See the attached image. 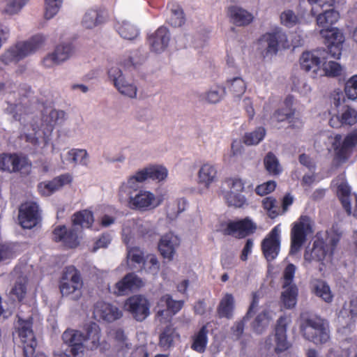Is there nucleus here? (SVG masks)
Segmentation results:
<instances>
[{"instance_id": "nucleus-55", "label": "nucleus", "mask_w": 357, "mask_h": 357, "mask_svg": "<svg viewBox=\"0 0 357 357\" xmlns=\"http://www.w3.org/2000/svg\"><path fill=\"white\" fill-rule=\"evenodd\" d=\"M229 91L234 96L240 97L246 90V84L241 77H234L230 80Z\"/></svg>"}, {"instance_id": "nucleus-7", "label": "nucleus", "mask_w": 357, "mask_h": 357, "mask_svg": "<svg viewBox=\"0 0 357 357\" xmlns=\"http://www.w3.org/2000/svg\"><path fill=\"white\" fill-rule=\"evenodd\" d=\"M321 137L328 139L335 154L342 161H345L349 158L351 150L357 145V128L349 133L343 141L341 135L339 134L333 135L324 132L321 135Z\"/></svg>"}, {"instance_id": "nucleus-21", "label": "nucleus", "mask_w": 357, "mask_h": 357, "mask_svg": "<svg viewBox=\"0 0 357 357\" xmlns=\"http://www.w3.org/2000/svg\"><path fill=\"white\" fill-rule=\"evenodd\" d=\"M260 42L267 46L266 56L276 54L279 47L287 49L290 46L286 34L280 30H276L272 33H267L263 35Z\"/></svg>"}, {"instance_id": "nucleus-58", "label": "nucleus", "mask_w": 357, "mask_h": 357, "mask_svg": "<svg viewBox=\"0 0 357 357\" xmlns=\"http://www.w3.org/2000/svg\"><path fill=\"white\" fill-rule=\"evenodd\" d=\"M344 92L349 99L351 100L357 99V75H353L347 81Z\"/></svg>"}, {"instance_id": "nucleus-51", "label": "nucleus", "mask_w": 357, "mask_h": 357, "mask_svg": "<svg viewBox=\"0 0 357 357\" xmlns=\"http://www.w3.org/2000/svg\"><path fill=\"white\" fill-rule=\"evenodd\" d=\"M225 88L222 85L211 87L204 96V99L208 103L215 104L219 102L225 95Z\"/></svg>"}, {"instance_id": "nucleus-52", "label": "nucleus", "mask_w": 357, "mask_h": 357, "mask_svg": "<svg viewBox=\"0 0 357 357\" xmlns=\"http://www.w3.org/2000/svg\"><path fill=\"white\" fill-rule=\"evenodd\" d=\"M271 312L264 310L259 314L252 324L253 330L257 333H262L269 325L272 316Z\"/></svg>"}, {"instance_id": "nucleus-12", "label": "nucleus", "mask_w": 357, "mask_h": 357, "mask_svg": "<svg viewBox=\"0 0 357 357\" xmlns=\"http://www.w3.org/2000/svg\"><path fill=\"white\" fill-rule=\"evenodd\" d=\"M151 303L143 295H135L128 298L124 303V309L130 313L137 321H142L150 314Z\"/></svg>"}, {"instance_id": "nucleus-23", "label": "nucleus", "mask_w": 357, "mask_h": 357, "mask_svg": "<svg viewBox=\"0 0 357 357\" xmlns=\"http://www.w3.org/2000/svg\"><path fill=\"white\" fill-rule=\"evenodd\" d=\"M144 285L143 281L135 273H128L122 280L116 283L109 291L118 296L128 294L130 291L139 289Z\"/></svg>"}, {"instance_id": "nucleus-14", "label": "nucleus", "mask_w": 357, "mask_h": 357, "mask_svg": "<svg viewBox=\"0 0 357 357\" xmlns=\"http://www.w3.org/2000/svg\"><path fill=\"white\" fill-rule=\"evenodd\" d=\"M108 76L113 82L114 86L123 96L130 98H135L137 94V87L131 81L127 80L118 66H112L108 70Z\"/></svg>"}, {"instance_id": "nucleus-6", "label": "nucleus", "mask_w": 357, "mask_h": 357, "mask_svg": "<svg viewBox=\"0 0 357 357\" xmlns=\"http://www.w3.org/2000/svg\"><path fill=\"white\" fill-rule=\"evenodd\" d=\"M300 328L305 339L316 344H324L330 339L328 325L320 318L312 317L303 320Z\"/></svg>"}, {"instance_id": "nucleus-59", "label": "nucleus", "mask_w": 357, "mask_h": 357, "mask_svg": "<svg viewBox=\"0 0 357 357\" xmlns=\"http://www.w3.org/2000/svg\"><path fill=\"white\" fill-rule=\"evenodd\" d=\"M28 0H6L4 12L8 15H15L21 10Z\"/></svg>"}, {"instance_id": "nucleus-35", "label": "nucleus", "mask_w": 357, "mask_h": 357, "mask_svg": "<svg viewBox=\"0 0 357 357\" xmlns=\"http://www.w3.org/2000/svg\"><path fill=\"white\" fill-rule=\"evenodd\" d=\"M61 159L63 165L65 164V161H66L74 165H80L86 166L89 161V155L85 149H72L67 152L64 159L62 155H61Z\"/></svg>"}, {"instance_id": "nucleus-31", "label": "nucleus", "mask_w": 357, "mask_h": 357, "mask_svg": "<svg viewBox=\"0 0 357 357\" xmlns=\"http://www.w3.org/2000/svg\"><path fill=\"white\" fill-rule=\"evenodd\" d=\"M145 181L144 177L141 169L136 172L133 175L130 176L126 181L123 182L119 187V195L132 196L133 191H136L139 188V183Z\"/></svg>"}, {"instance_id": "nucleus-42", "label": "nucleus", "mask_w": 357, "mask_h": 357, "mask_svg": "<svg viewBox=\"0 0 357 357\" xmlns=\"http://www.w3.org/2000/svg\"><path fill=\"white\" fill-rule=\"evenodd\" d=\"M221 195L229 206L241 208L246 204V198L241 192L222 190Z\"/></svg>"}, {"instance_id": "nucleus-44", "label": "nucleus", "mask_w": 357, "mask_h": 357, "mask_svg": "<svg viewBox=\"0 0 357 357\" xmlns=\"http://www.w3.org/2000/svg\"><path fill=\"white\" fill-rule=\"evenodd\" d=\"M342 71V68L339 63L334 61H323L319 76L335 77L340 75Z\"/></svg>"}, {"instance_id": "nucleus-20", "label": "nucleus", "mask_w": 357, "mask_h": 357, "mask_svg": "<svg viewBox=\"0 0 357 357\" xmlns=\"http://www.w3.org/2000/svg\"><path fill=\"white\" fill-rule=\"evenodd\" d=\"M326 53L324 50L303 53L300 58L301 68L306 72H312L314 75H319V71H321V64L326 59Z\"/></svg>"}, {"instance_id": "nucleus-61", "label": "nucleus", "mask_w": 357, "mask_h": 357, "mask_svg": "<svg viewBox=\"0 0 357 357\" xmlns=\"http://www.w3.org/2000/svg\"><path fill=\"white\" fill-rule=\"evenodd\" d=\"M169 22L172 26L175 27L181 26L184 24L185 17L183 11L179 6L171 9V16L169 19Z\"/></svg>"}, {"instance_id": "nucleus-8", "label": "nucleus", "mask_w": 357, "mask_h": 357, "mask_svg": "<svg viewBox=\"0 0 357 357\" xmlns=\"http://www.w3.org/2000/svg\"><path fill=\"white\" fill-rule=\"evenodd\" d=\"M313 233L312 222L307 215H301L294 222L291 230L290 254L295 255L302 248L307 240V236Z\"/></svg>"}, {"instance_id": "nucleus-43", "label": "nucleus", "mask_w": 357, "mask_h": 357, "mask_svg": "<svg viewBox=\"0 0 357 357\" xmlns=\"http://www.w3.org/2000/svg\"><path fill=\"white\" fill-rule=\"evenodd\" d=\"M292 103L293 98L291 97L287 98L284 101V107L274 113L273 121L282 122L291 118L294 114V111L291 107Z\"/></svg>"}, {"instance_id": "nucleus-26", "label": "nucleus", "mask_w": 357, "mask_h": 357, "mask_svg": "<svg viewBox=\"0 0 357 357\" xmlns=\"http://www.w3.org/2000/svg\"><path fill=\"white\" fill-rule=\"evenodd\" d=\"M170 34L169 30L164 26L159 27L149 37L151 50L157 54L163 52L169 45Z\"/></svg>"}, {"instance_id": "nucleus-24", "label": "nucleus", "mask_w": 357, "mask_h": 357, "mask_svg": "<svg viewBox=\"0 0 357 357\" xmlns=\"http://www.w3.org/2000/svg\"><path fill=\"white\" fill-rule=\"evenodd\" d=\"M93 314L96 319L108 322L114 321L123 316V312L119 308L103 301L98 302L95 305Z\"/></svg>"}, {"instance_id": "nucleus-46", "label": "nucleus", "mask_w": 357, "mask_h": 357, "mask_svg": "<svg viewBox=\"0 0 357 357\" xmlns=\"http://www.w3.org/2000/svg\"><path fill=\"white\" fill-rule=\"evenodd\" d=\"M281 299L284 306L290 309L295 307L297 301L298 289L296 285L283 288Z\"/></svg>"}, {"instance_id": "nucleus-17", "label": "nucleus", "mask_w": 357, "mask_h": 357, "mask_svg": "<svg viewBox=\"0 0 357 357\" xmlns=\"http://www.w3.org/2000/svg\"><path fill=\"white\" fill-rule=\"evenodd\" d=\"M149 232V227L147 222H144L142 220L130 219L123 223L122 238L128 245L134 242L135 238L144 237Z\"/></svg>"}, {"instance_id": "nucleus-1", "label": "nucleus", "mask_w": 357, "mask_h": 357, "mask_svg": "<svg viewBox=\"0 0 357 357\" xmlns=\"http://www.w3.org/2000/svg\"><path fill=\"white\" fill-rule=\"evenodd\" d=\"M31 93V88L27 85H23L17 91L10 93L7 98L8 106L5 112L23 126L21 138L37 147L40 130L44 135L46 145L54 126L64 121L66 114L63 111L56 110L51 107L38 105L40 109L43 108L41 122L39 125L34 114L35 107L28 99Z\"/></svg>"}, {"instance_id": "nucleus-30", "label": "nucleus", "mask_w": 357, "mask_h": 357, "mask_svg": "<svg viewBox=\"0 0 357 357\" xmlns=\"http://www.w3.org/2000/svg\"><path fill=\"white\" fill-rule=\"evenodd\" d=\"M218 178V170L213 164L206 162L203 164L197 172V183L206 188H209Z\"/></svg>"}, {"instance_id": "nucleus-5", "label": "nucleus", "mask_w": 357, "mask_h": 357, "mask_svg": "<svg viewBox=\"0 0 357 357\" xmlns=\"http://www.w3.org/2000/svg\"><path fill=\"white\" fill-rule=\"evenodd\" d=\"M83 285L81 273L75 266L64 268L59 281V289L63 296L79 300L82 296Z\"/></svg>"}, {"instance_id": "nucleus-4", "label": "nucleus", "mask_w": 357, "mask_h": 357, "mask_svg": "<svg viewBox=\"0 0 357 357\" xmlns=\"http://www.w3.org/2000/svg\"><path fill=\"white\" fill-rule=\"evenodd\" d=\"M45 42V37L41 34H37L27 40L17 43L1 54V61L6 65L16 63L39 50L44 45Z\"/></svg>"}, {"instance_id": "nucleus-49", "label": "nucleus", "mask_w": 357, "mask_h": 357, "mask_svg": "<svg viewBox=\"0 0 357 357\" xmlns=\"http://www.w3.org/2000/svg\"><path fill=\"white\" fill-rule=\"evenodd\" d=\"M187 206V201L184 198H178L170 202L167 206V214L171 219H174L183 212Z\"/></svg>"}, {"instance_id": "nucleus-39", "label": "nucleus", "mask_w": 357, "mask_h": 357, "mask_svg": "<svg viewBox=\"0 0 357 357\" xmlns=\"http://www.w3.org/2000/svg\"><path fill=\"white\" fill-rule=\"evenodd\" d=\"M72 222L73 226H80L82 228H89L94 222L93 213L89 210H82L75 213L73 218Z\"/></svg>"}, {"instance_id": "nucleus-48", "label": "nucleus", "mask_w": 357, "mask_h": 357, "mask_svg": "<svg viewBox=\"0 0 357 357\" xmlns=\"http://www.w3.org/2000/svg\"><path fill=\"white\" fill-rule=\"evenodd\" d=\"M102 22L100 13L94 9L88 10L82 19V24L86 29H93Z\"/></svg>"}, {"instance_id": "nucleus-22", "label": "nucleus", "mask_w": 357, "mask_h": 357, "mask_svg": "<svg viewBox=\"0 0 357 357\" xmlns=\"http://www.w3.org/2000/svg\"><path fill=\"white\" fill-rule=\"evenodd\" d=\"M180 238L173 232L163 234L158 242V250L160 255L169 261L173 260L176 250L180 246Z\"/></svg>"}, {"instance_id": "nucleus-56", "label": "nucleus", "mask_w": 357, "mask_h": 357, "mask_svg": "<svg viewBox=\"0 0 357 357\" xmlns=\"http://www.w3.org/2000/svg\"><path fill=\"white\" fill-rule=\"evenodd\" d=\"M61 63L68 60L73 54V48L70 44H62L56 47L54 51Z\"/></svg>"}, {"instance_id": "nucleus-11", "label": "nucleus", "mask_w": 357, "mask_h": 357, "mask_svg": "<svg viewBox=\"0 0 357 357\" xmlns=\"http://www.w3.org/2000/svg\"><path fill=\"white\" fill-rule=\"evenodd\" d=\"M18 335L23 347L24 357H31L35 353L37 342L32 329L33 319L29 317L26 319L18 316Z\"/></svg>"}, {"instance_id": "nucleus-3", "label": "nucleus", "mask_w": 357, "mask_h": 357, "mask_svg": "<svg viewBox=\"0 0 357 357\" xmlns=\"http://www.w3.org/2000/svg\"><path fill=\"white\" fill-rule=\"evenodd\" d=\"M340 237L341 233L334 228L326 231V242L317 237L312 247H307L305 250L303 266L307 269L314 268L323 271L325 262L331 259Z\"/></svg>"}, {"instance_id": "nucleus-9", "label": "nucleus", "mask_w": 357, "mask_h": 357, "mask_svg": "<svg viewBox=\"0 0 357 357\" xmlns=\"http://www.w3.org/2000/svg\"><path fill=\"white\" fill-rule=\"evenodd\" d=\"M31 162L29 158L19 153L0 154V170L8 173L20 172L28 175L31 171Z\"/></svg>"}, {"instance_id": "nucleus-50", "label": "nucleus", "mask_w": 357, "mask_h": 357, "mask_svg": "<svg viewBox=\"0 0 357 357\" xmlns=\"http://www.w3.org/2000/svg\"><path fill=\"white\" fill-rule=\"evenodd\" d=\"M127 262L131 268H135L137 265L144 264V252L138 247H128Z\"/></svg>"}, {"instance_id": "nucleus-15", "label": "nucleus", "mask_w": 357, "mask_h": 357, "mask_svg": "<svg viewBox=\"0 0 357 357\" xmlns=\"http://www.w3.org/2000/svg\"><path fill=\"white\" fill-rule=\"evenodd\" d=\"M184 301L172 299V296H162L157 303L156 317L160 323L169 321L172 317L178 312L183 307Z\"/></svg>"}, {"instance_id": "nucleus-57", "label": "nucleus", "mask_w": 357, "mask_h": 357, "mask_svg": "<svg viewBox=\"0 0 357 357\" xmlns=\"http://www.w3.org/2000/svg\"><path fill=\"white\" fill-rule=\"evenodd\" d=\"M63 0H45V17L51 19L59 12L61 7Z\"/></svg>"}, {"instance_id": "nucleus-25", "label": "nucleus", "mask_w": 357, "mask_h": 357, "mask_svg": "<svg viewBox=\"0 0 357 357\" xmlns=\"http://www.w3.org/2000/svg\"><path fill=\"white\" fill-rule=\"evenodd\" d=\"M53 239L66 247L73 248L79 244V238L75 229H68L66 226H58L53 231Z\"/></svg>"}, {"instance_id": "nucleus-34", "label": "nucleus", "mask_w": 357, "mask_h": 357, "mask_svg": "<svg viewBox=\"0 0 357 357\" xmlns=\"http://www.w3.org/2000/svg\"><path fill=\"white\" fill-rule=\"evenodd\" d=\"M312 293L326 303H330L333 300V295L329 285L322 280H314L311 283Z\"/></svg>"}, {"instance_id": "nucleus-32", "label": "nucleus", "mask_w": 357, "mask_h": 357, "mask_svg": "<svg viewBox=\"0 0 357 357\" xmlns=\"http://www.w3.org/2000/svg\"><path fill=\"white\" fill-rule=\"evenodd\" d=\"M231 21L237 26H245L253 20V16L246 10L238 6H231L228 9Z\"/></svg>"}, {"instance_id": "nucleus-16", "label": "nucleus", "mask_w": 357, "mask_h": 357, "mask_svg": "<svg viewBox=\"0 0 357 357\" xmlns=\"http://www.w3.org/2000/svg\"><path fill=\"white\" fill-rule=\"evenodd\" d=\"M321 36L324 38V43L328 47V53L333 58H340L342 44L344 41L343 33L337 27L322 29L320 31Z\"/></svg>"}, {"instance_id": "nucleus-40", "label": "nucleus", "mask_w": 357, "mask_h": 357, "mask_svg": "<svg viewBox=\"0 0 357 357\" xmlns=\"http://www.w3.org/2000/svg\"><path fill=\"white\" fill-rule=\"evenodd\" d=\"M337 195L342 204L349 215L351 214L350 197L351 196V188L346 181H342L337 185Z\"/></svg>"}, {"instance_id": "nucleus-41", "label": "nucleus", "mask_w": 357, "mask_h": 357, "mask_svg": "<svg viewBox=\"0 0 357 357\" xmlns=\"http://www.w3.org/2000/svg\"><path fill=\"white\" fill-rule=\"evenodd\" d=\"M179 338L176 329L171 326H167L160 335L159 345L164 349L170 348L176 339Z\"/></svg>"}, {"instance_id": "nucleus-62", "label": "nucleus", "mask_w": 357, "mask_h": 357, "mask_svg": "<svg viewBox=\"0 0 357 357\" xmlns=\"http://www.w3.org/2000/svg\"><path fill=\"white\" fill-rule=\"evenodd\" d=\"M280 21L285 26L293 27L298 23L299 20L292 10H287L281 13Z\"/></svg>"}, {"instance_id": "nucleus-33", "label": "nucleus", "mask_w": 357, "mask_h": 357, "mask_svg": "<svg viewBox=\"0 0 357 357\" xmlns=\"http://www.w3.org/2000/svg\"><path fill=\"white\" fill-rule=\"evenodd\" d=\"M145 181L152 179L158 182L164 181L168 176L167 169L161 165H151L141 169Z\"/></svg>"}, {"instance_id": "nucleus-29", "label": "nucleus", "mask_w": 357, "mask_h": 357, "mask_svg": "<svg viewBox=\"0 0 357 357\" xmlns=\"http://www.w3.org/2000/svg\"><path fill=\"white\" fill-rule=\"evenodd\" d=\"M72 177L68 174L60 175L50 181L40 183L38 186L40 193L43 196H50L63 186L70 183Z\"/></svg>"}, {"instance_id": "nucleus-27", "label": "nucleus", "mask_w": 357, "mask_h": 357, "mask_svg": "<svg viewBox=\"0 0 357 357\" xmlns=\"http://www.w3.org/2000/svg\"><path fill=\"white\" fill-rule=\"evenodd\" d=\"M290 322L291 319L287 316H281L277 321L275 335L276 342L275 351L277 353L282 352L289 347L287 340V327Z\"/></svg>"}, {"instance_id": "nucleus-36", "label": "nucleus", "mask_w": 357, "mask_h": 357, "mask_svg": "<svg viewBox=\"0 0 357 357\" xmlns=\"http://www.w3.org/2000/svg\"><path fill=\"white\" fill-rule=\"evenodd\" d=\"M235 307L234 297L231 294L224 295L218 305L217 312L220 318L231 319Z\"/></svg>"}, {"instance_id": "nucleus-63", "label": "nucleus", "mask_w": 357, "mask_h": 357, "mask_svg": "<svg viewBox=\"0 0 357 357\" xmlns=\"http://www.w3.org/2000/svg\"><path fill=\"white\" fill-rule=\"evenodd\" d=\"M114 337L117 343V347L123 351H126L130 348V344L128 342V339L125 335L123 330L117 329L114 332Z\"/></svg>"}, {"instance_id": "nucleus-19", "label": "nucleus", "mask_w": 357, "mask_h": 357, "mask_svg": "<svg viewBox=\"0 0 357 357\" xmlns=\"http://www.w3.org/2000/svg\"><path fill=\"white\" fill-rule=\"evenodd\" d=\"M18 218L20 225L24 229H31L36 226L40 220L38 204L31 202L22 204Z\"/></svg>"}, {"instance_id": "nucleus-47", "label": "nucleus", "mask_w": 357, "mask_h": 357, "mask_svg": "<svg viewBox=\"0 0 357 357\" xmlns=\"http://www.w3.org/2000/svg\"><path fill=\"white\" fill-rule=\"evenodd\" d=\"M266 130L263 127H258L255 130L245 133L243 141L247 146H255L259 144L265 137Z\"/></svg>"}, {"instance_id": "nucleus-60", "label": "nucleus", "mask_w": 357, "mask_h": 357, "mask_svg": "<svg viewBox=\"0 0 357 357\" xmlns=\"http://www.w3.org/2000/svg\"><path fill=\"white\" fill-rule=\"evenodd\" d=\"M307 1L312 6V15H316L320 11V9L324 7L334 6L337 0H307Z\"/></svg>"}, {"instance_id": "nucleus-18", "label": "nucleus", "mask_w": 357, "mask_h": 357, "mask_svg": "<svg viewBox=\"0 0 357 357\" xmlns=\"http://www.w3.org/2000/svg\"><path fill=\"white\" fill-rule=\"evenodd\" d=\"M357 319V298L351 300L349 307L344 305L340 312L338 321L340 324L337 329L338 333L342 335L350 333L354 327Z\"/></svg>"}, {"instance_id": "nucleus-10", "label": "nucleus", "mask_w": 357, "mask_h": 357, "mask_svg": "<svg viewBox=\"0 0 357 357\" xmlns=\"http://www.w3.org/2000/svg\"><path fill=\"white\" fill-rule=\"evenodd\" d=\"M162 202V196H156L147 190H140L135 195L129 197L128 206L133 210L146 212L156 208Z\"/></svg>"}, {"instance_id": "nucleus-54", "label": "nucleus", "mask_w": 357, "mask_h": 357, "mask_svg": "<svg viewBox=\"0 0 357 357\" xmlns=\"http://www.w3.org/2000/svg\"><path fill=\"white\" fill-rule=\"evenodd\" d=\"M340 116L343 126H353L357 123V112L349 106L343 107Z\"/></svg>"}, {"instance_id": "nucleus-38", "label": "nucleus", "mask_w": 357, "mask_h": 357, "mask_svg": "<svg viewBox=\"0 0 357 357\" xmlns=\"http://www.w3.org/2000/svg\"><path fill=\"white\" fill-rule=\"evenodd\" d=\"M340 19V13L335 9H329L317 15V24L323 29H329Z\"/></svg>"}, {"instance_id": "nucleus-13", "label": "nucleus", "mask_w": 357, "mask_h": 357, "mask_svg": "<svg viewBox=\"0 0 357 357\" xmlns=\"http://www.w3.org/2000/svg\"><path fill=\"white\" fill-rule=\"evenodd\" d=\"M281 228L280 225L275 226L261 241V250L268 261L277 258L280 250Z\"/></svg>"}, {"instance_id": "nucleus-64", "label": "nucleus", "mask_w": 357, "mask_h": 357, "mask_svg": "<svg viewBox=\"0 0 357 357\" xmlns=\"http://www.w3.org/2000/svg\"><path fill=\"white\" fill-rule=\"evenodd\" d=\"M228 191H233L236 192H242L245 188L244 181L238 177L229 178L225 181Z\"/></svg>"}, {"instance_id": "nucleus-28", "label": "nucleus", "mask_w": 357, "mask_h": 357, "mask_svg": "<svg viewBox=\"0 0 357 357\" xmlns=\"http://www.w3.org/2000/svg\"><path fill=\"white\" fill-rule=\"evenodd\" d=\"M256 229L253 222L245 218L244 220L230 222L227 224V233L237 238H243Z\"/></svg>"}, {"instance_id": "nucleus-45", "label": "nucleus", "mask_w": 357, "mask_h": 357, "mask_svg": "<svg viewBox=\"0 0 357 357\" xmlns=\"http://www.w3.org/2000/svg\"><path fill=\"white\" fill-rule=\"evenodd\" d=\"M116 29L119 35L124 39L133 40L139 34L137 28L132 24L123 21L116 25Z\"/></svg>"}, {"instance_id": "nucleus-53", "label": "nucleus", "mask_w": 357, "mask_h": 357, "mask_svg": "<svg viewBox=\"0 0 357 357\" xmlns=\"http://www.w3.org/2000/svg\"><path fill=\"white\" fill-rule=\"evenodd\" d=\"M264 162L266 169L269 174L277 175L282 172L278 160L273 153H268L264 158Z\"/></svg>"}, {"instance_id": "nucleus-37", "label": "nucleus", "mask_w": 357, "mask_h": 357, "mask_svg": "<svg viewBox=\"0 0 357 357\" xmlns=\"http://www.w3.org/2000/svg\"><path fill=\"white\" fill-rule=\"evenodd\" d=\"M208 333L206 326H203L197 332L195 333L191 337V349L198 353H204L208 344Z\"/></svg>"}, {"instance_id": "nucleus-2", "label": "nucleus", "mask_w": 357, "mask_h": 357, "mask_svg": "<svg viewBox=\"0 0 357 357\" xmlns=\"http://www.w3.org/2000/svg\"><path fill=\"white\" fill-rule=\"evenodd\" d=\"M100 328L94 322L86 325L82 331L67 329L62 335V340L70 351L55 354V356L81 357L85 350L93 351L100 347Z\"/></svg>"}]
</instances>
